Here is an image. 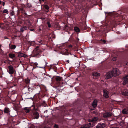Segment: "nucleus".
Masks as SVG:
<instances>
[{"label":"nucleus","instance_id":"0eeeda50","mask_svg":"<svg viewBox=\"0 0 128 128\" xmlns=\"http://www.w3.org/2000/svg\"><path fill=\"white\" fill-rule=\"evenodd\" d=\"M105 126V125L104 124H100L96 126V128H103Z\"/></svg>","mask_w":128,"mask_h":128},{"label":"nucleus","instance_id":"393cba45","mask_svg":"<svg viewBox=\"0 0 128 128\" xmlns=\"http://www.w3.org/2000/svg\"><path fill=\"white\" fill-rule=\"evenodd\" d=\"M8 12V10H7L6 9L5 10L3 11V12L4 13H7Z\"/></svg>","mask_w":128,"mask_h":128},{"label":"nucleus","instance_id":"7ed1b4c3","mask_svg":"<svg viewBox=\"0 0 128 128\" xmlns=\"http://www.w3.org/2000/svg\"><path fill=\"white\" fill-rule=\"evenodd\" d=\"M8 68L9 69L8 72L10 74H12L14 72V70L12 66H9Z\"/></svg>","mask_w":128,"mask_h":128},{"label":"nucleus","instance_id":"b1692460","mask_svg":"<svg viewBox=\"0 0 128 128\" xmlns=\"http://www.w3.org/2000/svg\"><path fill=\"white\" fill-rule=\"evenodd\" d=\"M44 8L46 9L47 10H48L49 8L48 6L47 5H45L44 6Z\"/></svg>","mask_w":128,"mask_h":128},{"label":"nucleus","instance_id":"7c9ffc66","mask_svg":"<svg viewBox=\"0 0 128 128\" xmlns=\"http://www.w3.org/2000/svg\"><path fill=\"white\" fill-rule=\"evenodd\" d=\"M38 46H37L36 48V50H37L38 49Z\"/></svg>","mask_w":128,"mask_h":128},{"label":"nucleus","instance_id":"9d476101","mask_svg":"<svg viewBox=\"0 0 128 128\" xmlns=\"http://www.w3.org/2000/svg\"><path fill=\"white\" fill-rule=\"evenodd\" d=\"M100 74L97 72H94L92 73V75L94 76H100Z\"/></svg>","mask_w":128,"mask_h":128},{"label":"nucleus","instance_id":"4c0bfd02","mask_svg":"<svg viewBox=\"0 0 128 128\" xmlns=\"http://www.w3.org/2000/svg\"><path fill=\"white\" fill-rule=\"evenodd\" d=\"M41 30V29L40 28L39 29V30L40 31Z\"/></svg>","mask_w":128,"mask_h":128},{"label":"nucleus","instance_id":"473e14b6","mask_svg":"<svg viewBox=\"0 0 128 128\" xmlns=\"http://www.w3.org/2000/svg\"><path fill=\"white\" fill-rule=\"evenodd\" d=\"M126 64L128 66V61L126 63Z\"/></svg>","mask_w":128,"mask_h":128},{"label":"nucleus","instance_id":"aec40b11","mask_svg":"<svg viewBox=\"0 0 128 128\" xmlns=\"http://www.w3.org/2000/svg\"><path fill=\"white\" fill-rule=\"evenodd\" d=\"M122 94L124 96H128V92H122Z\"/></svg>","mask_w":128,"mask_h":128},{"label":"nucleus","instance_id":"e433bc0d","mask_svg":"<svg viewBox=\"0 0 128 128\" xmlns=\"http://www.w3.org/2000/svg\"><path fill=\"white\" fill-rule=\"evenodd\" d=\"M91 124V122H89V124L90 125H88L89 126H90V124Z\"/></svg>","mask_w":128,"mask_h":128},{"label":"nucleus","instance_id":"4468645a","mask_svg":"<svg viewBox=\"0 0 128 128\" xmlns=\"http://www.w3.org/2000/svg\"><path fill=\"white\" fill-rule=\"evenodd\" d=\"M9 56L11 58H13L15 57V55L13 54H10L9 55Z\"/></svg>","mask_w":128,"mask_h":128},{"label":"nucleus","instance_id":"f3484780","mask_svg":"<svg viewBox=\"0 0 128 128\" xmlns=\"http://www.w3.org/2000/svg\"><path fill=\"white\" fill-rule=\"evenodd\" d=\"M74 30L77 32H79L80 31L79 28L77 27H75L74 28Z\"/></svg>","mask_w":128,"mask_h":128},{"label":"nucleus","instance_id":"39448f33","mask_svg":"<svg viewBox=\"0 0 128 128\" xmlns=\"http://www.w3.org/2000/svg\"><path fill=\"white\" fill-rule=\"evenodd\" d=\"M103 95L104 97L106 98H108V97L109 96L108 95V91L106 90H103Z\"/></svg>","mask_w":128,"mask_h":128},{"label":"nucleus","instance_id":"423d86ee","mask_svg":"<svg viewBox=\"0 0 128 128\" xmlns=\"http://www.w3.org/2000/svg\"><path fill=\"white\" fill-rule=\"evenodd\" d=\"M98 119V118L97 117H95L93 118L90 119L89 120V121L94 123L97 121Z\"/></svg>","mask_w":128,"mask_h":128},{"label":"nucleus","instance_id":"6ab92c4d","mask_svg":"<svg viewBox=\"0 0 128 128\" xmlns=\"http://www.w3.org/2000/svg\"><path fill=\"white\" fill-rule=\"evenodd\" d=\"M24 56V54L20 52H19L18 55V56L19 57H22L23 56Z\"/></svg>","mask_w":128,"mask_h":128},{"label":"nucleus","instance_id":"72a5a7b5","mask_svg":"<svg viewBox=\"0 0 128 128\" xmlns=\"http://www.w3.org/2000/svg\"><path fill=\"white\" fill-rule=\"evenodd\" d=\"M34 64H35V65H36V66L38 64L36 62Z\"/></svg>","mask_w":128,"mask_h":128},{"label":"nucleus","instance_id":"dca6fc26","mask_svg":"<svg viewBox=\"0 0 128 128\" xmlns=\"http://www.w3.org/2000/svg\"><path fill=\"white\" fill-rule=\"evenodd\" d=\"M30 108L27 107L24 108V110L26 111V113H28L30 111Z\"/></svg>","mask_w":128,"mask_h":128},{"label":"nucleus","instance_id":"c85d7f7f","mask_svg":"<svg viewBox=\"0 0 128 128\" xmlns=\"http://www.w3.org/2000/svg\"><path fill=\"white\" fill-rule=\"evenodd\" d=\"M11 14L13 16L14 14V11H12L11 12Z\"/></svg>","mask_w":128,"mask_h":128},{"label":"nucleus","instance_id":"f257e3e1","mask_svg":"<svg viewBox=\"0 0 128 128\" xmlns=\"http://www.w3.org/2000/svg\"><path fill=\"white\" fill-rule=\"evenodd\" d=\"M112 74L113 76H116L119 75L121 73V72L118 68H114L112 71Z\"/></svg>","mask_w":128,"mask_h":128},{"label":"nucleus","instance_id":"412c9836","mask_svg":"<svg viewBox=\"0 0 128 128\" xmlns=\"http://www.w3.org/2000/svg\"><path fill=\"white\" fill-rule=\"evenodd\" d=\"M4 112L6 113H8L9 112V109L8 108H5L4 110Z\"/></svg>","mask_w":128,"mask_h":128},{"label":"nucleus","instance_id":"f03ea898","mask_svg":"<svg viewBox=\"0 0 128 128\" xmlns=\"http://www.w3.org/2000/svg\"><path fill=\"white\" fill-rule=\"evenodd\" d=\"M113 76L112 72L111 71L108 72L104 76V78L106 79H108L112 77Z\"/></svg>","mask_w":128,"mask_h":128},{"label":"nucleus","instance_id":"f704fd0d","mask_svg":"<svg viewBox=\"0 0 128 128\" xmlns=\"http://www.w3.org/2000/svg\"><path fill=\"white\" fill-rule=\"evenodd\" d=\"M44 128H50L49 127H45Z\"/></svg>","mask_w":128,"mask_h":128},{"label":"nucleus","instance_id":"58836bf2","mask_svg":"<svg viewBox=\"0 0 128 128\" xmlns=\"http://www.w3.org/2000/svg\"><path fill=\"white\" fill-rule=\"evenodd\" d=\"M69 47H72V46L71 45H70V46H69Z\"/></svg>","mask_w":128,"mask_h":128},{"label":"nucleus","instance_id":"9b49d317","mask_svg":"<svg viewBox=\"0 0 128 128\" xmlns=\"http://www.w3.org/2000/svg\"><path fill=\"white\" fill-rule=\"evenodd\" d=\"M34 116L36 118L38 119V118L39 114L38 112H35L34 113Z\"/></svg>","mask_w":128,"mask_h":128},{"label":"nucleus","instance_id":"c9c22d12","mask_svg":"<svg viewBox=\"0 0 128 128\" xmlns=\"http://www.w3.org/2000/svg\"><path fill=\"white\" fill-rule=\"evenodd\" d=\"M30 30H31V31H33L34 30V29H30Z\"/></svg>","mask_w":128,"mask_h":128},{"label":"nucleus","instance_id":"a19ab883","mask_svg":"<svg viewBox=\"0 0 128 128\" xmlns=\"http://www.w3.org/2000/svg\"><path fill=\"white\" fill-rule=\"evenodd\" d=\"M102 82H104V81H103V80H102Z\"/></svg>","mask_w":128,"mask_h":128},{"label":"nucleus","instance_id":"5701e85b","mask_svg":"<svg viewBox=\"0 0 128 128\" xmlns=\"http://www.w3.org/2000/svg\"><path fill=\"white\" fill-rule=\"evenodd\" d=\"M30 80L28 79H26L25 80V81L26 84H28L30 82Z\"/></svg>","mask_w":128,"mask_h":128},{"label":"nucleus","instance_id":"a878e982","mask_svg":"<svg viewBox=\"0 0 128 128\" xmlns=\"http://www.w3.org/2000/svg\"><path fill=\"white\" fill-rule=\"evenodd\" d=\"M47 24L48 27H51V25L49 22H47Z\"/></svg>","mask_w":128,"mask_h":128},{"label":"nucleus","instance_id":"a211bd4d","mask_svg":"<svg viewBox=\"0 0 128 128\" xmlns=\"http://www.w3.org/2000/svg\"><path fill=\"white\" fill-rule=\"evenodd\" d=\"M62 78L60 76H57L56 78V81H60L62 79Z\"/></svg>","mask_w":128,"mask_h":128},{"label":"nucleus","instance_id":"20e7f679","mask_svg":"<svg viewBox=\"0 0 128 128\" xmlns=\"http://www.w3.org/2000/svg\"><path fill=\"white\" fill-rule=\"evenodd\" d=\"M112 114L110 112H106L104 113L103 114V117L104 118H108L111 116Z\"/></svg>","mask_w":128,"mask_h":128},{"label":"nucleus","instance_id":"ea45409f","mask_svg":"<svg viewBox=\"0 0 128 128\" xmlns=\"http://www.w3.org/2000/svg\"><path fill=\"white\" fill-rule=\"evenodd\" d=\"M126 77H128V75H126Z\"/></svg>","mask_w":128,"mask_h":128},{"label":"nucleus","instance_id":"c756f323","mask_svg":"<svg viewBox=\"0 0 128 128\" xmlns=\"http://www.w3.org/2000/svg\"><path fill=\"white\" fill-rule=\"evenodd\" d=\"M23 56L24 58H26L27 57V56L26 55L24 54V56Z\"/></svg>","mask_w":128,"mask_h":128},{"label":"nucleus","instance_id":"f8f14e48","mask_svg":"<svg viewBox=\"0 0 128 128\" xmlns=\"http://www.w3.org/2000/svg\"><path fill=\"white\" fill-rule=\"evenodd\" d=\"M90 127V126H89L88 124H86L84 125H83L81 126L80 128H89Z\"/></svg>","mask_w":128,"mask_h":128},{"label":"nucleus","instance_id":"6e6552de","mask_svg":"<svg viewBox=\"0 0 128 128\" xmlns=\"http://www.w3.org/2000/svg\"><path fill=\"white\" fill-rule=\"evenodd\" d=\"M127 77H126V76L124 78V81L123 84L124 85L126 84L128 82V78Z\"/></svg>","mask_w":128,"mask_h":128},{"label":"nucleus","instance_id":"bb28decb","mask_svg":"<svg viewBox=\"0 0 128 128\" xmlns=\"http://www.w3.org/2000/svg\"><path fill=\"white\" fill-rule=\"evenodd\" d=\"M116 57H114L112 59V61H115L116 60Z\"/></svg>","mask_w":128,"mask_h":128},{"label":"nucleus","instance_id":"4be33fe9","mask_svg":"<svg viewBox=\"0 0 128 128\" xmlns=\"http://www.w3.org/2000/svg\"><path fill=\"white\" fill-rule=\"evenodd\" d=\"M16 48V46L15 45L11 46L10 47V48L11 49H14Z\"/></svg>","mask_w":128,"mask_h":128},{"label":"nucleus","instance_id":"ddd939ff","mask_svg":"<svg viewBox=\"0 0 128 128\" xmlns=\"http://www.w3.org/2000/svg\"><path fill=\"white\" fill-rule=\"evenodd\" d=\"M27 28L26 26H24L20 28V31L21 32H23L24 31L26 30Z\"/></svg>","mask_w":128,"mask_h":128},{"label":"nucleus","instance_id":"2f4dec72","mask_svg":"<svg viewBox=\"0 0 128 128\" xmlns=\"http://www.w3.org/2000/svg\"><path fill=\"white\" fill-rule=\"evenodd\" d=\"M103 42L104 43L106 42V41L104 40H103Z\"/></svg>","mask_w":128,"mask_h":128},{"label":"nucleus","instance_id":"cd10ccee","mask_svg":"<svg viewBox=\"0 0 128 128\" xmlns=\"http://www.w3.org/2000/svg\"><path fill=\"white\" fill-rule=\"evenodd\" d=\"M54 128H58V125H55L54 126Z\"/></svg>","mask_w":128,"mask_h":128},{"label":"nucleus","instance_id":"1a4fd4ad","mask_svg":"<svg viewBox=\"0 0 128 128\" xmlns=\"http://www.w3.org/2000/svg\"><path fill=\"white\" fill-rule=\"evenodd\" d=\"M92 106L94 108H95L97 106V100H94L92 104Z\"/></svg>","mask_w":128,"mask_h":128},{"label":"nucleus","instance_id":"2eb2a0df","mask_svg":"<svg viewBox=\"0 0 128 128\" xmlns=\"http://www.w3.org/2000/svg\"><path fill=\"white\" fill-rule=\"evenodd\" d=\"M122 113L124 114H126L128 113V110L127 109H125L122 111Z\"/></svg>","mask_w":128,"mask_h":128},{"label":"nucleus","instance_id":"79ce46f5","mask_svg":"<svg viewBox=\"0 0 128 128\" xmlns=\"http://www.w3.org/2000/svg\"><path fill=\"white\" fill-rule=\"evenodd\" d=\"M39 67L40 68H42V67Z\"/></svg>","mask_w":128,"mask_h":128}]
</instances>
